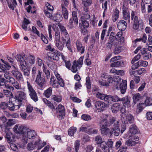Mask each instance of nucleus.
<instances>
[{
    "label": "nucleus",
    "mask_w": 152,
    "mask_h": 152,
    "mask_svg": "<svg viewBox=\"0 0 152 152\" xmlns=\"http://www.w3.org/2000/svg\"><path fill=\"white\" fill-rule=\"evenodd\" d=\"M42 72L35 66L33 67L32 69L31 76L32 78L34 80L36 84L38 85L39 88L42 89L44 88L45 83L44 78L41 77Z\"/></svg>",
    "instance_id": "obj_1"
},
{
    "label": "nucleus",
    "mask_w": 152,
    "mask_h": 152,
    "mask_svg": "<svg viewBox=\"0 0 152 152\" xmlns=\"http://www.w3.org/2000/svg\"><path fill=\"white\" fill-rule=\"evenodd\" d=\"M15 101L16 104H18V108L22 105V102L23 100H25L26 99V94L22 91H17L15 94Z\"/></svg>",
    "instance_id": "obj_2"
},
{
    "label": "nucleus",
    "mask_w": 152,
    "mask_h": 152,
    "mask_svg": "<svg viewBox=\"0 0 152 152\" xmlns=\"http://www.w3.org/2000/svg\"><path fill=\"white\" fill-rule=\"evenodd\" d=\"M116 81L117 84L116 86V88L120 90L121 93L124 94L126 92V81L125 80H122L119 76H116L115 82Z\"/></svg>",
    "instance_id": "obj_3"
},
{
    "label": "nucleus",
    "mask_w": 152,
    "mask_h": 152,
    "mask_svg": "<svg viewBox=\"0 0 152 152\" xmlns=\"http://www.w3.org/2000/svg\"><path fill=\"white\" fill-rule=\"evenodd\" d=\"M1 60L4 63V64H2L0 67V72H4V75L7 81L11 77L9 72L7 71V70L10 69L11 67V66L7 62L4 60L2 59H1Z\"/></svg>",
    "instance_id": "obj_4"
},
{
    "label": "nucleus",
    "mask_w": 152,
    "mask_h": 152,
    "mask_svg": "<svg viewBox=\"0 0 152 152\" xmlns=\"http://www.w3.org/2000/svg\"><path fill=\"white\" fill-rule=\"evenodd\" d=\"M36 133L34 131L28 129L26 131L25 135H23L22 141L24 144H26L28 142V139H34L36 137Z\"/></svg>",
    "instance_id": "obj_5"
},
{
    "label": "nucleus",
    "mask_w": 152,
    "mask_h": 152,
    "mask_svg": "<svg viewBox=\"0 0 152 152\" xmlns=\"http://www.w3.org/2000/svg\"><path fill=\"white\" fill-rule=\"evenodd\" d=\"M27 88L31 98L34 102H36L38 100V97L37 93L33 88L31 85L28 81L27 82Z\"/></svg>",
    "instance_id": "obj_6"
},
{
    "label": "nucleus",
    "mask_w": 152,
    "mask_h": 152,
    "mask_svg": "<svg viewBox=\"0 0 152 152\" xmlns=\"http://www.w3.org/2000/svg\"><path fill=\"white\" fill-rule=\"evenodd\" d=\"M116 119L115 117H112L110 118L109 121L106 119H102L99 122L100 128L111 126L113 125Z\"/></svg>",
    "instance_id": "obj_7"
},
{
    "label": "nucleus",
    "mask_w": 152,
    "mask_h": 152,
    "mask_svg": "<svg viewBox=\"0 0 152 152\" xmlns=\"http://www.w3.org/2000/svg\"><path fill=\"white\" fill-rule=\"evenodd\" d=\"M61 4V12L64 18L67 20L68 18V12L67 9V7L69 4L68 0H62Z\"/></svg>",
    "instance_id": "obj_8"
},
{
    "label": "nucleus",
    "mask_w": 152,
    "mask_h": 152,
    "mask_svg": "<svg viewBox=\"0 0 152 152\" xmlns=\"http://www.w3.org/2000/svg\"><path fill=\"white\" fill-rule=\"evenodd\" d=\"M13 130L15 133L21 135L22 137L26 132L27 128L22 125L16 124L13 128Z\"/></svg>",
    "instance_id": "obj_9"
},
{
    "label": "nucleus",
    "mask_w": 152,
    "mask_h": 152,
    "mask_svg": "<svg viewBox=\"0 0 152 152\" xmlns=\"http://www.w3.org/2000/svg\"><path fill=\"white\" fill-rule=\"evenodd\" d=\"M83 57L81 56L77 61L75 60L73 61L72 67L70 69L73 73H75L77 71V67H81L83 64Z\"/></svg>",
    "instance_id": "obj_10"
},
{
    "label": "nucleus",
    "mask_w": 152,
    "mask_h": 152,
    "mask_svg": "<svg viewBox=\"0 0 152 152\" xmlns=\"http://www.w3.org/2000/svg\"><path fill=\"white\" fill-rule=\"evenodd\" d=\"M95 141L98 146L100 147L104 152H109L108 149L106 146V142L104 141H102L101 136H96L95 137Z\"/></svg>",
    "instance_id": "obj_11"
},
{
    "label": "nucleus",
    "mask_w": 152,
    "mask_h": 152,
    "mask_svg": "<svg viewBox=\"0 0 152 152\" xmlns=\"http://www.w3.org/2000/svg\"><path fill=\"white\" fill-rule=\"evenodd\" d=\"M95 107L96 110L98 112H101L103 111L107 107V104L101 101H97L95 102Z\"/></svg>",
    "instance_id": "obj_12"
},
{
    "label": "nucleus",
    "mask_w": 152,
    "mask_h": 152,
    "mask_svg": "<svg viewBox=\"0 0 152 152\" xmlns=\"http://www.w3.org/2000/svg\"><path fill=\"white\" fill-rule=\"evenodd\" d=\"M110 129L111 132H112L115 136H118L120 133L119 127V123L118 121L116 119L114 122L113 125H112Z\"/></svg>",
    "instance_id": "obj_13"
},
{
    "label": "nucleus",
    "mask_w": 152,
    "mask_h": 152,
    "mask_svg": "<svg viewBox=\"0 0 152 152\" xmlns=\"http://www.w3.org/2000/svg\"><path fill=\"white\" fill-rule=\"evenodd\" d=\"M12 66L14 68L11 72L13 76L19 80H23V79L22 74L15 66L12 65Z\"/></svg>",
    "instance_id": "obj_14"
},
{
    "label": "nucleus",
    "mask_w": 152,
    "mask_h": 152,
    "mask_svg": "<svg viewBox=\"0 0 152 152\" xmlns=\"http://www.w3.org/2000/svg\"><path fill=\"white\" fill-rule=\"evenodd\" d=\"M55 77L52 76L50 78V83L54 88H58V84L60 85V86L62 87H64V83L63 80L62 79L59 80L58 81V83L55 79Z\"/></svg>",
    "instance_id": "obj_15"
},
{
    "label": "nucleus",
    "mask_w": 152,
    "mask_h": 152,
    "mask_svg": "<svg viewBox=\"0 0 152 152\" xmlns=\"http://www.w3.org/2000/svg\"><path fill=\"white\" fill-rule=\"evenodd\" d=\"M61 54L60 52L55 50L54 51L52 52L48 53L47 56L48 58L53 60L58 61L59 59V56Z\"/></svg>",
    "instance_id": "obj_16"
},
{
    "label": "nucleus",
    "mask_w": 152,
    "mask_h": 152,
    "mask_svg": "<svg viewBox=\"0 0 152 152\" xmlns=\"http://www.w3.org/2000/svg\"><path fill=\"white\" fill-rule=\"evenodd\" d=\"M7 82L9 83L10 84L12 85L17 90H22V88L21 85L12 76L7 80Z\"/></svg>",
    "instance_id": "obj_17"
},
{
    "label": "nucleus",
    "mask_w": 152,
    "mask_h": 152,
    "mask_svg": "<svg viewBox=\"0 0 152 152\" xmlns=\"http://www.w3.org/2000/svg\"><path fill=\"white\" fill-rule=\"evenodd\" d=\"M123 15V18L124 20H127L128 22L130 23V12L128 7L126 6L123 5L122 7Z\"/></svg>",
    "instance_id": "obj_18"
},
{
    "label": "nucleus",
    "mask_w": 152,
    "mask_h": 152,
    "mask_svg": "<svg viewBox=\"0 0 152 152\" xmlns=\"http://www.w3.org/2000/svg\"><path fill=\"white\" fill-rule=\"evenodd\" d=\"M26 55L24 54H18L15 57V58L19 62L20 66H21L23 65L26 64L27 63L26 61Z\"/></svg>",
    "instance_id": "obj_19"
},
{
    "label": "nucleus",
    "mask_w": 152,
    "mask_h": 152,
    "mask_svg": "<svg viewBox=\"0 0 152 152\" xmlns=\"http://www.w3.org/2000/svg\"><path fill=\"white\" fill-rule=\"evenodd\" d=\"M131 97L127 96L121 98V101L122 102L123 106L125 107L129 108L131 107Z\"/></svg>",
    "instance_id": "obj_20"
},
{
    "label": "nucleus",
    "mask_w": 152,
    "mask_h": 152,
    "mask_svg": "<svg viewBox=\"0 0 152 152\" xmlns=\"http://www.w3.org/2000/svg\"><path fill=\"white\" fill-rule=\"evenodd\" d=\"M61 40L63 42L64 44L66 43V46L68 50L71 52H73L72 50L71 44L70 37L65 38L64 37H61Z\"/></svg>",
    "instance_id": "obj_21"
},
{
    "label": "nucleus",
    "mask_w": 152,
    "mask_h": 152,
    "mask_svg": "<svg viewBox=\"0 0 152 152\" xmlns=\"http://www.w3.org/2000/svg\"><path fill=\"white\" fill-rule=\"evenodd\" d=\"M20 68L23 74L25 76H28L30 75V70L27 66V64L20 66Z\"/></svg>",
    "instance_id": "obj_22"
},
{
    "label": "nucleus",
    "mask_w": 152,
    "mask_h": 152,
    "mask_svg": "<svg viewBox=\"0 0 152 152\" xmlns=\"http://www.w3.org/2000/svg\"><path fill=\"white\" fill-rule=\"evenodd\" d=\"M58 26L60 29L61 34L63 35L62 37H64L65 38L69 37L67 30L63 25L61 23H58Z\"/></svg>",
    "instance_id": "obj_23"
},
{
    "label": "nucleus",
    "mask_w": 152,
    "mask_h": 152,
    "mask_svg": "<svg viewBox=\"0 0 152 152\" xmlns=\"http://www.w3.org/2000/svg\"><path fill=\"white\" fill-rule=\"evenodd\" d=\"M5 138L8 143H11L15 141V136L11 132H8L6 134Z\"/></svg>",
    "instance_id": "obj_24"
},
{
    "label": "nucleus",
    "mask_w": 152,
    "mask_h": 152,
    "mask_svg": "<svg viewBox=\"0 0 152 152\" xmlns=\"http://www.w3.org/2000/svg\"><path fill=\"white\" fill-rule=\"evenodd\" d=\"M127 23L124 20H121L118 23L117 27L118 29L121 31H123L125 30L126 28Z\"/></svg>",
    "instance_id": "obj_25"
},
{
    "label": "nucleus",
    "mask_w": 152,
    "mask_h": 152,
    "mask_svg": "<svg viewBox=\"0 0 152 152\" xmlns=\"http://www.w3.org/2000/svg\"><path fill=\"white\" fill-rule=\"evenodd\" d=\"M26 61L27 64H34L35 57L33 55L30 54L28 56L26 55Z\"/></svg>",
    "instance_id": "obj_26"
},
{
    "label": "nucleus",
    "mask_w": 152,
    "mask_h": 152,
    "mask_svg": "<svg viewBox=\"0 0 152 152\" xmlns=\"http://www.w3.org/2000/svg\"><path fill=\"white\" fill-rule=\"evenodd\" d=\"M58 114L60 116H63L65 114L64 107L61 104H59L57 108L56 109Z\"/></svg>",
    "instance_id": "obj_27"
},
{
    "label": "nucleus",
    "mask_w": 152,
    "mask_h": 152,
    "mask_svg": "<svg viewBox=\"0 0 152 152\" xmlns=\"http://www.w3.org/2000/svg\"><path fill=\"white\" fill-rule=\"evenodd\" d=\"M92 3L91 0H83L82 4L84 5V10L86 12L88 11V7L90 6Z\"/></svg>",
    "instance_id": "obj_28"
},
{
    "label": "nucleus",
    "mask_w": 152,
    "mask_h": 152,
    "mask_svg": "<svg viewBox=\"0 0 152 152\" xmlns=\"http://www.w3.org/2000/svg\"><path fill=\"white\" fill-rule=\"evenodd\" d=\"M76 48L78 52L81 54H83L85 51V47L83 45L81 42L77 40L76 42Z\"/></svg>",
    "instance_id": "obj_29"
},
{
    "label": "nucleus",
    "mask_w": 152,
    "mask_h": 152,
    "mask_svg": "<svg viewBox=\"0 0 152 152\" xmlns=\"http://www.w3.org/2000/svg\"><path fill=\"white\" fill-rule=\"evenodd\" d=\"M101 133L104 135H106L109 137L111 136L113 134L112 132L110 131L109 129L107 127L101 128Z\"/></svg>",
    "instance_id": "obj_30"
},
{
    "label": "nucleus",
    "mask_w": 152,
    "mask_h": 152,
    "mask_svg": "<svg viewBox=\"0 0 152 152\" xmlns=\"http://www.w3.org/2000/svg\"><path fill=\"white\" fill-rule=\"evenodd\" d=\"M55 43L58 49L60 51H62L64 47V43L63 41H60V39L55 41Z\"/></svg>",
    "instance_id": "obj_31"
},
{
    "label": "nucleus",
    "mask_w": 152,
    "mask_h": 152,
    "mask_svg": "<svg viewBox=\"0 0 152 152\" xmlns=\"http://www.w3.org/2000/svg\"><path fill=\"white\" fill-rule=\"evenodd\" d=\"M117 45V43L115 41L110 40L106 44V48L107 49L110 50L112 48L116 47Z\"/></svg>",
    "instance_id": "obj_32"
},
{
    "label": "nucleus",
    "mask_w": 152,
    "mask_h": 152,
    "mask_svg": "<svg viewBox=\"0 0 152 152\" xmlns=\"http://www.w3.org/2000/svg\"><path fill=\"white\" fill-rule=\"evenodd\" d=\"M110 66L112 67H123L124 66V63L122 61H117L111 64H110Z\"/></svg>",
    "instance_id": "obj_33"
},
{
    "label": "nucleus",
    "mask_w": 152,
    "mask_h": 152,
    "mask_svg": "<svg viewBox=\"0 0 152 152\" xmlns=\"http://www.w3.org/2000/svg\"><path fill=\"white\" fill-rule=\"evenodd\" d=\"M81 23L79 24L80 28H86L89 26V23L88 21L86 20H81Z\"/></svg>",
    "instance_id": "obj_34"
},
{
    "label": "nucleus",
    "mask_w": 152,
    "mask_h": 152,
    "mask_svg": "<svg viewBox=\"0 0 152 152\" xmlns=\"http://www.w3.org/2000/svg\"><path fill=\"white\" fill-rule=\"evenodd\" d=\"M129 132L131 134L134 135L138 132V130L136 126L133 124L130 126Z\"/></svg>",
    "instance_id": "obj_35"
},
{
    "label": "nucleus",
    "mask_w": 152,
    "mask_h": 152,
    "mask_svg": "<svg viewBox=\"0 0 152 152\" xmlns=\"http://www.w3.org/2000/svg\"><path fill=\"white\" fill-rule=\"evenodd\" d=\"M142 99V97L140 94L137 93L133 95L132 99L134 103L135 104L137 102Z\"/></svg>",
    "instance_id": "obj_36"
},
{
    "label": "nucleus",
    "mask_w": 152,
    "mask_h": 152,
    "mask_svg": "<svg viewBox=\"0 0 152 152\" xmlns=\"http://www.w3.org/2000/svg\"><path fill=\"white\" fill-rule=\"evenodd\" d=\"M143 22L142 20L139 19V21H134V24L133 28L134 29L137 30L139 27V26L142 25Z\"/></svg>",
    "instance_id": "obj_37"
},
{
    "label": "nucleus",
    "mask_w": 152,
    "mask_h": 152,
    "mask_svg": "<svg viewBox=\"0 0 152 152\" xmlns=\"http://www.w3.org/2000/svg\"><path fill=\"white\" fill-rule=\"evenodd\" d=\"M145 107L144 103H141L138 104L136 109V112L137 114L140 113Z\"/></svg>",
    "instance_id": "obj_38"
},
{
    "label": "nucleus",
    "mask_w": 152,
    "mask_h": 152,
    "mask_svg": "<svg viewBox=\"0 0 152 152\" xmlns=\"http://www.w3.org/2000/svg\"><path fill=\"white\" fill-rule=\"evenodd\" d=\"M126 120L124 121V123L127 124L132 123L134 120L133 116L130 114L126 116Z\"/></svg>",
    "instance_id": "obj_39"
},
{
    "label": "nucleus",
    "mask_w": 152,
    "mask_h": 152,
    "mask_svg": "<svg viewBox=\"0 0 152 152\" xmlns=\"http://www.w3.org/2000/svg\"><path fill=\"white\" fill-rule=\"evenodd\" d=\"M120 109V105L118 103L114 104L112 106L111 110L112 112L114 113H117Z\"/></svg>",
    "instance_id": "obj_40"
},
{
    "label": "nucleus",
    "mask_w": 152,
    "mask_h": 152,
    "mask_svg": "<svg viewBox=\"0 0 152 152\" xmlns=\"http://www.w3.org/2000/svg\"><path fill=\"white\" fill-rule=\"evenodd\" d=\"M17 104L18 105H17V104L15 105L12 102L9 103V104H8L7 108L10 111H14L15 108H16V110L18 109H19L18 108V104L17 103Z\"/></svg>",
    "instance_id": "obj_41"
},
{
    "label": "nucleus",
    "mask_w": 152,
    "mask_h": 152,
    "mask_svg": "<svg viewBox=\"0 0 152 152\" xmlns=\"http://www.w3.org/2000/svg\"><path fill=\"white\" fill-rule=\"evenodd\" d=\"M52 88L51 87H49L45 91L43 94L47 98H49L52 94Z\"/></svg>",
    "instance_id": "obj_42"
},
{
    "label": "nucleus",
    "mask_w": 152,
    "mask_h": 152,
    "mask_svg": "<svg viewBox=\"0 0 152 152\" xmlns=\"http://www.w3.org/2000/svg\"><path fill=\"white\" fill-rule=\"evenodd\" d=\"M63 17L62 15L58 14H57L54 15L52 18V20L57 22H59L62 20Z\"/></svg>",
    "instance_id": "obj_43"
},
{
    "label": "nucleus",
    "mask_w": 152,
    "mask_h": 152,
    "mask_svg": "<svg viewBox=\"0 0 152 152\" xmlns=\"http://www.w3.org/2000/svg\"><path fill=\"white\" fill-rule=\"evenodd\" d=\"M43 102L50 109H54L55 107L53 104L49 101L46 98H43L42 99Z\"/></svg>",
    "instance_id": "obj_44"
},
{
    "label": "nucleus",
    "mask_w": 152,
    "mask_h": 152,
    "mask_svg": "<svg viewBox=\"0 0 152 152\" xmlns=\"http://www.w3.org/2000/svg\"><path fill=\"white\" fill-rule=\"evenodd\" d=\"M136 144V142L133 140L132 138H130L125 142V145L129 146L134 145Z\"/></svg>",
    "instance_id": "obj_45"
},
{
    "label": "nucleus",
    "mask_w": 152,
    "mask_h": 152,
    "mask_svg": "<svg viewBox=\"0 0 152 152\" xmlns=\"http://www.w3.org/2000/svg\"><path fill=\"white\" fill-rule=\"evenodd\" d=\"M72 19H73L74 22V24L76 26H77L78 22L77 17V12L75 11H73L72 12Z\"/></svg>",
    "instance_id": "obj_46"
},
{
    "label": "nucleus",
    "mask_w": 152,
    "mask_h": 152,
    "mask_svg": "<svg viewBox=\"0 0 152 152\" xmlns=\"http://www.w3.org/2000/svg\"><path fill=\"white\" fill-rule=\"evenodd\" d=\"M13 4H12L10 2H9L8 0L7 4L9 8L11 9L12 10H13L16 6L17 5V3L15 0H11Z\"/></svg>",
    "instance_id": "obj_47"
},
{
    "label": "nucleus",
    "mask_w": 152,
    "mask_h": 152,
    "mask_svg": "<svg viewBox=\"0 0 152 152\" xmlns=\"http://www.w3.org/2000/svg\"><path fill=\"white\" fill-rule=\"evenodd\" d=\"M51 99L54 101L57 102H60L62 100V98L61 96L58 95H53L51 96Z\"/></svg>",
    "instance_id": "obj_48"
},
{
    "label": "nucleus",
    "mask_w": 152,
    "mask_h": 152,
    "mask_svg": "<svg viewBox=\"0 0 152 152\" xmlns=\"http://www.w3.org/2000/svg\"><path fill=\"white\" fill-rule=\"evenodd\" d=\"M29 20L26 18H24L23 21L22 27L25 30H27V26L29 23Z\"/></svg>",
    "instance_id": "obj_49"
},
{
    "label": "nucleus",
    "mask_w": 152,
    "mask_h": 152,
    "mask_svg": "<svg viewBox=\"0 0 152 152\" xmlns=\"http://www.w3.org/2000/svg\"><path fill=\"white\" fill-rule=\"evenodd\" d=\"M131 20H133V21H136L139 20L137 16L136 15V12L133 10L131 12Z\"/></svg>",
    "instance_id": "obj_50"
},
{
    "label": "nucleus",
    "mask_w": 152,
    "mask_h": 152,
    "mask_svg": "<svg viewBox=\"0 0 152 152\" xmlns=\"http://www.w3.org/2000/svg\"><path fill=\"white\" fill-rule=\"evenodd\" d=\"M77 128L73 126L70 127L68 131V134L70 136H72L76 132Z\"/></svg>",
    "instance_id": "obj_51"
},
{
    "label": "nucleus",
    "mask_w": 152,
    "mask_h": 152,
    "mask_svg": "<svg viewBox=\"0 0 152 152\" xmlns=\"http://www.w3.org/2000/svg\"><path fill=\"white\" fill-rule=\"evenodd\" d=\"M42 69L47 79L49 78L50 77V72L49 70L47 69V67L45 66H43Z\"/></svg>",
    "instance_id": "obj_52"
},
{
    "label": "nucleus",
    "mask_w": 152,
    "mask_h": 152,
    "mask_svg": "<svg viewBox=\"0 0 152 152\" xmlns=\"http://www.w3.org/2000/svg\"><path fill=\"white\" fill-rule=\"evenodd\" d=\"M56 28V29H54L55 31V41L58 40L60 39V36L59 31L58 30V28Z\"/></svg>",
    "instance_id": "obj_53"
},
{
    "label": "nucleus",
    "mask_w": 152,
    "mask_h": 152,
    "mask_svg": "<svg viewBox=\"0 0 152 152\" xmlns=\"http://www.w3.org/2000/svg\"><path fill=\"white\" fill-rule=\"evenodd\" d=\"M82 119L84 121H88L91 119V117L87 114H83L81 116Z\"/></svg>",
    "instance_id": "obj_54"
},
{
    "label": "nucleus",
    "mask_w": 152,
    "mask_h": 152,
    "mask_svg": "<svg viewBox=\"0 0 152 152\" xmlns=\"http://www.w3.org/2000/svg\"><path fill=\"white\" fill-rule=\"evenodd\" d=\"M37 143V142H35L34 144L32 142L29 143L27 147V149L29 150H33L36 146V144Z\"/></svg>",
    "instance_id": "obj_55"
},
{
    "label": "nucleus",
    "mask_w": 152,
    "mask_h": 152,
    "mask_svg": "<svg viewBox=\"0 0 152 152\" xmlns=\"http://www.w3.org/2000/svg\"><path fill=\"white\" fill-rule=\"evenodd\" d=\"M86 84L87 89H90L91 88V83L90 77L88 76L86 78Z\"/></svg>",
    "instance_id": "obj_56"
},
{
    "label": "nucleus",
    "mask_w": 152,
    "mask_h": 152,
    "mask_svg": "<svg viewBox=\"0 0 152 152\" xmlns=\"http://www.w3.org/2000/svg\"><path fill=\"white\" fill-rule=\"evenodd\" d=\"M44 12L45 15L48 18H50L51 19H52L53 18V16L52 15V11H50V12L48 11V10H44Z\"/></svg>",
    "instance_id": "obj_57"
},
{
    "label": "nucleus",
    "mask_w": 152,
    "mask_h": 152,
    "mask_svg": "<svg viewBox=\"0 0 152 152\" xmlns=\"http://www.w3.org/2000/svg\"><path fill=\"white\" fill-rule=\"evenodd\" d=\"M98 130L96 129L92 128H88L87 132L86 133L89 134H96L97 133Z\"/></svg>",
    "instance_id": "obj_58"
},
{
    "label": "nucleus",
    "mask_w": 152,
    "mask_h": 152,
    "mask_svg": "<svg viewBox=\"0 0 152 152\" xmlns=\"http://www.w3.org/2000/svg\"><path fill=\"white\" fill-rule=\"evenodd\" d=\"M147 40V37L146 36L145 34H143L142 37V38H139L137 39L136 40H135V41L138 42V41H142V42H143L144 43H145L146 41Z\"/></svg>",
    "instance_id": "obj_59"
},
{
    "label": "nucleus",
    "mask_w": 152,
    "mask_h": 152,
    "mask_svg": "<svg viewBox=\"0 0 152 152\" xmlns=\"http://www.w3.org/2000/svg\"><path fill=\"white\" fill-rule=\"evenodd\" d=\"M121 98H119L117 95L111 96V100L113 102H116L121 101Z\"/></svg>",
    "instance_id": "obj_60"
},
{
    "label": "nucleus",
    "mask_w": 152,
    "mask_h": 152,
    "mask_svg": "<svg viewBox=\"0 0 152 152\" xmlns=\"http://www.w3.org/2000/svg\"><path fill=\"white\" fill-rule=\"evenodd\" d=\"M105 94H103L99 92L96 94V97L99 99L103 100L105 97Z\"/></svg>",
    "instance_id": "obj_61"
},
{
    "label": "nucleus",
    "mask_w": 152,
    "mask_h": 152,
    "mask_svg": "<svg viewBox=\"0 0 152 152\" xmlns=\"http://www.w3.org/2000/svg\"><path fill=\"white\" fill-rule=\"evenodd\" d=\"M35 8L34 6L32 8L30 6H29L27 9V12L28 13L31 12V13H35L36 12V10H34Z\"/></svg>",
    "instance_id": "obj_62"
},
{
    "label": "nucleus",
    "mask_w": 152,
    "mask_h": 152,
    "mask_svg": "<svg viewBox=\"0 0 152 152\" xmlns=\"http://www.w3.org/2000/svg\"><path fill=\"white\" fill-rule=\"evenodd\" d=\"M145 104L146 106L152 105V99L151 98H147L145 101Z\"/></svg>",
    "instance_id": "obj_63"
},
{
    "label": "nucleus",
    "mask_w": 152,
    "mask_h": 152,
    "mask_svg": "<svg viewBox=\"0 0 152 152\" xmlns=\"http://www.w3.org/2000/svg\"><path fill=\"white\" fill-rule=\"evenodd\" d=\"M90 18V15L89 14L87 13H83L82 15L81 16V20H86Z\"/></svg>",
    "instance_id": "obj_64"
}]
</instances>
